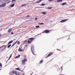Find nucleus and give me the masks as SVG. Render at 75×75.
Instances as JSON below:
<instances>
[{"label": "nucleus", "mask_w": 75, "mask_h": 75, "mask_svg": "<svg viewBox=\"0 0 75 75\" xmlns=\"http://www.w3.org/2000/svg\"><path fill=\"white\" fill-rule=\"evenodd\" d=\"M6 4L4 3L2 5H0V7H1H1H4L5 6H6Z\"/></svg>", "instance_id": "nucleus-4"}, {"label": "nucleus", "mask_w": 75, "mask_h": 75, "mask_svg": "<svg viewBox=\"0 0 75 75\" xmlns=\"http://www.w3.org/2000/svg\"><path fill=\"white\" fill-rule=\"evenodd\" d=\"M35 20L37 21V20H38V18H35Z\"/></svg>", "instance_id": "nucleus-30"}, {"label": "nucleus", "mask_w": 75, "mask_h": 75, "mask_svg": "<svg viewBox=\"0 0 75 75\" xmlns=\"http://www.w3.org/2000/svg\"><path fill=\"white\" fill-rule=\"evenodd\" d=\"M20 74L19 73H16L15 75H19Z\"/></svg>", "instance_id": "nucleus-26"}, {"label": "nucleus", "mask_w": 75, "mask_h": 75, "mask_svg": "<svg viewBox=\"0 0 75 75\" xmlns=\"http://www.w3.org/2000/svg\"><path fill=\"white\" fill-rule=\"evenodd\" d=\"M39 24L40 25H44V23H40Z\"/></svg>", "instance_id": "nucleus-23"}, {"label": "nucleus", "mask_w": 75, "mask_h": 75, "mask_svg": "<svg viewBox=\"0 0 75 75\" xmlns=\"http://www.w3.org/2000/svg\"><path fill=\"white\" fill-rule=\"evenodd\" d=\"M18 58H19V57H20V55H18Z\"/></svg>", "instance_id": "nucleus-38"}, {"label": "nucleus", "mask_w": 75, "mask_h": 75, "mask_svg": "<svg viewBox=\"0 0 75 75\" xmlns=\"http://www.w3.org/2000/svg\"><path fill=\"white\" fill-rule=\"evenodd\" d=\"M12 75H14V74H12Z\"/></svg>", "instance_id": "nucleus-47"}, {"label": "nucleus", "mask_w": 75, "mask_h": 75, "mask_svg": "<svg viewBox=\"0 0 75 75\" xmlns=\"http://www.w3.org/2000/svg\"><path fill=\"white\" fill-rule=\"evenodd\" d=\"M36 28H39L40 27V26H36Z\"/></svg>", "instance_id": "nucleus-25"}, {"label": "nucleus", "mask_w": 75, "mask_h": 75, "mask_svg": "<svg viewBox=\"0 0 75 75\" xmlns=\"http://www.w3.org/2000/svg\"><path fill=\"white\" fill-rule=\"evenodd\" d=\"M1 35H0V37H1Z\"/></svg>", "instance_id": "nucleus-44"}, {"label": "nucleus", "mask_w": 75, "mask_h": 75, "mask_svg": "<svg viewBox=\"0 0 75 75\" xmlns=\"http://www.w3.org/2000/svg\"><path fill=\"white\" fill-rule=\"evenodd\" d=\"M13 42V40H11V41H10V42L8 43V45H9V44H11V43H12V42Z\"/></svg>", "instance_id": "nucleus-8"}, {"label": "nucleus", "mask_w": 75, "mask_h": 75, "mask_svg": "<svg viewBox=\"0 0 75 75\" xmlns=\"http://www.w3.org/2000/svg\"><path fill=\"white\" fill-rule=\"evenodd\" d=\"M10 58H11V57H9L8 59H10Z\"/></svg>", "instance_id": "nucleus-40"}, {"label": "nucleus", "mask_w": 75, "mask_h": 75, "mask_svg": "<svg viewBox=\"0 0 75 75\" xmlns=\"http://www.w3.org/2000/svg\"><path fill=\"white\" fill-rule=\"evenodd\" d=\"M11 34H14V33H13V32H12V33H11Z\"/></svg>", "instance_id": "nucleus-37"}, {"label": "nucleus", "mask_w": 75, "mask_h": 75, "mask_svg": "<svg viewBox=\"0 0 75 75\" xmlns=\"http://www.w3.org/2000/svg\"><path fill=\"white\" fill-rule=\"evenodd\" d=\"M14 5H15L14 4H13L11 5V7H14Z\"/></svg>", "instance_id": "nucleus-19"}, {"label": "nucleus", "mask_w": 75, "mask_h": 75, "mask_svg": "<svg viewBox=\"0 0 75 75\" xmlns=\"http://www.w3.org/2000/svg\"><path fill=\"white\" fill-rule=\"evenodd\" d=\"M17 40L16 41L12 46L11 47H13V46H14V45H15V44H16V43H17Z\"/></svg>", "instance_id": "nucleus-11"}, {"label": "nucleus", "mask_w": 75, "mask_h": 75, "mask_svg": "<svg viewBox=\"0 0 75 75\" xmlns=\"http://www.w3.org/2000/svg\"><path fill=\"white\" fill-rule=\"evenodd\" d=\"M42 13L43 14H46V13H45V12H42Z\"/></svg>", "instance_id": "nucleus-24"}, {"label": "nucleus", "mask_w": 75, "mask_h": 75, "mask_svg": "<svg viewBox=\"0 0 75 75\" xmlns=\"http://www.w3.org/2000/svg\"><path fill=\"white\" fill-rule=\"evenodd\" d=\"M49 1H53V0H49Z\"/></svg>", "instance_id": "nucleus-36"}, {"label": "nucleus", "mask_w": 75, "mask_h": 75, "mask_svg": "<svg viewBox=\"0 0 75 75\" xmlns=\"http://www.w3.org/2000/svg\"><path fill=\"white\" fill-rule=\"evenodd\" d=\"M42 1V0H39V1H37L36 2L37 3H40V2H41Z\"/></svg>", "instance_id": "nucleus-13"}, {"label": "nucleus", "mask_w": 75, "mask_h": 75, "mask_svg": "<svg viewBox=\"0 0 75 75\" xmlns=\"http://www.w3.org/2000/svg\"><path fill=\"white\" fill-rule=\"evenodd\" d=\"M25 6H26V4H24L21 6V7H25Z\"/></svg>", "instance_id": "nucleus-20"}, {"label": "nucleus", "mask_w": 75, "mask_h": 75, "mask_svg": "<svg viewBox=\"0 0 75 75\" xmlns=\"http://www.w3.org/2000/svg\"><path fill=\"white\" fill-rule=\"evenodd\" d=\"M28 42H27V40H25L24 42V43L25 44H27Z\"/></svg>", "instance_id": "nucleus-15"}, {"label": "nucleus", "mask_w": 75, "mask_h": 75, "mask_svg": "<svg viewBox=\"0 0 75 75\" xmlns=\"http://www.w3.org/2000/svg\"><path fill=\"white\" fill-rule=\"evenodd\" d=\"M43 62V60H41L39 64H41V63H42Z\"/></svg>", "instance_id": "nucleus-18"}, {"label": "nucleus", "mask_w": 75, "mask_h": 75, "mask_svg": "<svg viewBox=\"0 0 75 75\" xmlns=\"http://www.w3.org/2000/svg\"><path fill=\"white\" fill-rule=\"evenodd\" d=\"M33 74V73H32L31 74H30V75H31Z\"/></svg>", "instance_id": "nucleus-43"}, {"label": "nucleus", "mask_w": 75, "mask_h": 75, "mask_svg": "<svg viewBox=\"0 0 75 75\" xmlns=\"http://www.w3.org/2000/svg\"><path fill=\"white\" fill-rule=\"evenodd\" d=\"M12 31V28H11L9 29L8 31V33H10Z\"/></svg>", "instance_id": "nucleus-6"}, {"label": "nucleus", "mask_w": 75, "mask_h": 75, "mask_svg": "<svg viewBox=\"0 0 75 75\" xmlns=\"http://www.w3.org/2000/svg\"><path fill=\"white\" fill-rule=\"evenodd\" d=\"M23 75H24V74H23Z\"/></svg>", "instance_id": "nucleus-48"}, {"label": "nucleus", "mask_w": 75, "mask_h": 75, "mask_svg": "<svg viewBox=\"0 0 75 75\" xmlns=\"http://www.w3.org/2000/svg\"><path fill=\"white\" fill-rule=\"evenodd\" d=\"M45 4H41V6H45Z\"/></svg>", "instance_id": "nucleus-28"}, {"label": "nucleus", "mask_w": 75, "mask_h": 75, "mask_svg": "<svg viewBox=\"0 0 75 75\" xmlns=\"http://www.w3.org/2000/svg\"><path fill=\"white\" fill-rule=\"evenodd\" d=\"M12 73L13 74H16L17 71H12Z\"/></svg>", "instance_id": "nucleus-10"}, {"label": "nucleus", "mask_w": 75, "mask_h": 75, "mask_svg": "<svg viewBox=\"0 0 75 75\" xmlns=\"http://www.w3.org/2000/svg\"><path fill=\"white\" fill-rule=\"evenodd\" d=\"M34 38H30L29 39V40H28V44H30V43H31V42H32V41H33V40H34Z\"/></svg>", "instance_id": "nucleus-2"}, {"label": "nucleus", "mask_w": 75, "mask_h": 75, "mask_svg": "<svg viewBox=\"0 0 75 75\" xmlns=\"http://www.w3.org/2000/svg\"><path fill=\"white\" fill-rule=\"evenodd\" d=\"M47 8H48V9H49L50 10V9H51V8H52V7H48Z\"/></svg>", "instance_id": "nucleus-21"}, {"label": "nucleus", "mask_w": 75, "mask_h": 75, "mask_svg": "<svg viewBox=\"0 0 75 75\" xmlns=\"http://www.w3.org/2000/svg\"><path fill=\"white\" fill-rule=\"evenodd\" d=\"M11 44H10V45H8L7 47L8 48H10V47H11Z\"/></svg>", "instance_id": "nucleus-22"}, {"label": "nucleus", "mask_w": 75, "mask_h": 75, "mask_svg": "<svg viewBox=\"0 0 75 75\" xmlns=\"http://www.w3.org/2000/svg\"><path fill=\"white\" fill-rule=\"evenodd\" d=\"M5 47V48H6V45L3 46L1 47Z\"/></svg>", "instance_id": "nucleus-27"}, {"label": "nucleus", "mask_w": 75, "mask_h": 75, "mask_svg": "<svg viewBox=\"0 0 75 75\" xmlns=\"http://www.w3.org/2000/svg\"><path fill=\"white\" fill-rule=\"evenodd\" d=\"M3 21V20H1V21Z\"/></svg>", "instance_id": "nucleus-46"}, {"label": "nucleus", "mask_w": 75, "mask_h": 75, "mask_svg": "<svg viewBox=\"0 0 75 75\" xmlns=\"http://www.w3.org/2000/svg\"><path fill=\"white\" fill-rule=\"evenodd\" d=\"M67 4V3L64 2L62 4V6H64V5H65V4Z\"/></svg>", "instance_id": "nucleus-17"}, {"label": "nucleus", "mask_w": 75, "mask_h": 75, "mask_svg": "<svg viewBox=\"0 0 75 75\" xmlns=\"http://www.w3.org/2000/svg\"><path fill=\"white\" fill-rule=\"evenodd\" d=\"M27 45H25V47H27Z\"/></svg>", "instance_id": "nucleus-42"}, {"label": "nucleus", "mask_w": 75, "mask_h": 75, "mask_svg": "<svg viewBox=\"0 0 75 75\" xmlns=\"http://www.w3.org/2000/svg\"><path fill=\"white\" fill-rule=\"evenodd\" d=\"M19 43H20V42H17V44H19Z\"/></svg>", "instance_id": "nucleus-32"}, {"label": "nucleus", "mask_w": 75, "mask_h": 75, "mask_svg": "<svg viewBox=\"0 0 75 75\" xmlns=\"http://www.w3.org/2000/svg\"><path fill=\"white\" fill-rule=\"evenodd\" d=\"M18 51H23V50H22L21 49V48H19L18 49Z\"/></svg>", "instance_id": "nucleus-12"}, {"label": "nucleus", "mask_w": 75, "mask_h": 75, "mask_svg": "<svg viewBox=\"0 0 75 75\" xmlns=\"http://www.w3.org/2000/svg\"><path fill=\"white\" fill-rule=\"evenodd\" d=\"M67 20H68L67 19H64L62 20L60 22H61V23H64V22L67 21Z\"/></svg>", "instance_id": "nucleus-5"}, {"label": "nucleus", "mask_w": 75, "mask_h": 75, "mask_svg": "<svg viewBox=\"0 0 75 75\" xmlns=\"http://www.w3.org/2000/svg\"><path fill=\"white\" fill-rule=\"evenodd\" d=\"M18 58V56H16V57H15V58L16 59V58Z\"/></svg>", "instance_id": "nucleus-33"}, {"label": "nucleus", "mask_w": 75, "mask_h": 75, "mask_svg": "<svg viewBox=\"0 0 75 75\" xmlns=\"http://www.w3.org/2000/svg\"><path fill=\"white\" fill-rule=\"evenodd\" d=\"M11 56H12V54H11L10 56V57L11 58Z\"/></svg>", "instance_id": "nucleus-39"}, {"label": "nucleus", "mask_w": 75, "mask_h": 75, "mask_svg": "<svg viewBox=\"0 0 75 75\" xmlns=\"http://www.w3.org/2000/svg\"><path fill=\"white\" fill-rule=\"evenodd\" d=\"M61 69L62 71V67H61Z\"/></svg>", "instance_id": "nucleus-34"}, {"label": "nucleus", "mask_w": 75, "mask_h": 75, "mask_svg": "<svg viewBox=\"0 0 75 75\" xmlns=\"http://www.w3.org/2000/svg\"><path fill=\"white\" fill-rule=\"evenodd\" d=\"M52 53L51 52L48 55H47V56L48 57H50V56H51V55H52Z\"/></svg>", "instance_id": "nucleus-9"}, {"label": "nucleus", "mask_w": 75, "mask_h": 75, "mask_svg": "<svg viewBox=\"0 0 75 75\" xmlns=\"http://www.w3.org/2000/svg\"><path fill=\"white\" fill-rule=\"evenodd\" d=\"M12 1H16V0H12Z\"/></svg>", "instance_id": "nucleus-35"}, {"label": "nucleus", "mask_w": 75, "mask_h": 75, "mask_svg": "<svg viewBox=\"0 0 75 75\" xmlns=\"http://www.w3.org/2000/svg\"><path fill=\"white\" fill-rule=\"evenodd\" d=\"M45 33H47V34H48V33H50V31L48 30H46L45 31Z\"/></svg>", "instance_id": "nucleus-7"}, {"label": "nucleus", "mask_w": 75, "mask_h": 75, "mask_svg": "<svg viewBox=\"0 0 75 75\" xmlns=\"http://www.w3.org/2000/svg\"><path fill=\"white\" fill-rule=\"evenodd\" d=\"M4 1H8V0H4Z\"/></svg>", "instance_id": "nucleus-41"}, {"label": "nucleus", "mask_w": 75, "mask_h": 75, "mask_svg": "<svg viewBox=\"0 0 75 75\" xmlns=\"http://www.w3.org/2000/svg\"><path fill=\"white\" fill-rule=\"evenodd\" d=\"M27 61V59H25L23 60L22 61V64H25V62H26Z\"/></svg>", "instance_id": "nucleus-3"}, {"label": "nucleus", "mask_w": 75, "mask_h": 75, "mask_svg": "<svg viewBox=\"0 0 75 75\" xmlns=\"http://www.w3.org/2000/svg\"><path fill=\"white\" fill-rule=\"evenodd\" d=\"M0 66L2 67V64L0 63Z\"/></svg>", "instance_id": "nucleus-31"}, {"label": "nucleus", "mask_w": 75, "mask_h": 75, "mask_svg": "<svg viewBox=\"0 0 75 75\" xmlns=\"http://www.w3.org/2000/svg\"><path fill=\"white\" fill-rule=\"evenodd\" d=\"M31 50L33 54L34 55H35V52H34V47L33 46L31 47Z\"/></svg>", "instance_id": "nucleus-1"}, {"label": "nucleus", "mask_w": 75, "mask_h": 75, "mask_svg": "<svg viewBox=\"0 0 75 75\" xmlns=\"http://www.w3.org/2000/svg\"><path fill=\"white\" fill-rule=\"evenodd\" d=\"M9 3V2H8V3H7V4L8 3Z\"/></svg>", "instance_id": "nucleus-45"}, {"label": "nucleus", "mask_w": 75, "mask_h": 75, "mask_svg": "<svg viewBox=\"0 0 75 75\" xmlns=\"http://www.w3.org/2000/svg\"><path fill=\"white\" fill-rule=\"evenodd\" d=\"M29 15H27L26 16V17L27 18H28V17H29Z\"/></svg>", "instance_id": "nucleus-29"}, {"label": "nucleus", "mask_w": 75, "mask_h": 75, "mask_svg": "<svg viewBox=\"0 0 75 75\" xmlns=\"http://www.w3.org/2000/svg\"><path fill=\"white\" fill-rule=\"evenodd\" d=\"M16 70H18V71H21V70L19 68H16Z\"/></svg>", "instance_id": "nucleus-16"}, {"label": "nucleus", "mask_w": 75, "mask_h": 75, "mask_svg": "<svg viewBox=\"0 0 75 75\" xmlns=\"http://www.w3.org/2000/svg\"><path fill=\"white\" fill-rule=\"evenodd\" d=\"M62 0H58L57 1V2H58V3L59 2H62Z\"/></svg>", "instance_id": "nucleus-14"}]
</instances>
